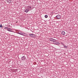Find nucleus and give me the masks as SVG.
Returning <instances> with one entry per match:
<instances>
[{
    "label": "nucleus",
    "mask_w": 78,
    "mask_h": 78,
    "mask_svg": "<svg viewBox=\"0 0 78 78\" xmlns=\"http://www.w3.org/2000/svg\"><path fill=\"white\" fill-rule=\"evenodd\" d=\"M54 44L55 45H59L60 44V43L58 41H55L54 42Z\"/></svg>",
    "instance_id": "1"
},
{
    "label": "nucleus",
    "mask_w": 78,
    "mask_h": 78,
    "mask_svg": "<svg viewBox=\"0 0 78 78\" xmlns=\"http://www.w3.org/2000/svg\"><path fill=\"white\" fill-rule=\"evenodd\" d=\"M49 40L52 42H54L55 41H56V40L54 39L53 38H49Z\"/></svg>",
    "instance_id": "2"
},
{
    "label": "nucleus",
    "mask_w": 78,
    "mask_h": 78,
    "mask_svg": "<svg viewBox=\"0 0 78 78\" xmlns=\"http://www.w3.org/2000/svg\"><path fill=\"white\" fill-rule=\"evenodd\" d=\"M21 59L22 61H24L26 59V57L24 56H23L21 57Z\"/></svg>",
    "instance_id": "3"
},
{
    "label": "nucleus",
    "mask_w": 78,
    "mask_h": 78,
    "mask_svg": "<svg viewBox=\"0 0 78 78\" xmlns=\"http://www.w3.org/2000/svg\"><path fill=\"white\" fill-rule=\"evenodd\" d=\"M7 30L9 31H10V32H13L14 33V31H11V30H12V29H11L10 28H8Z\"/></svg>",
    "instance_id": "4"
},
{
    "label": "nucleus",
    "mask_w": 78,
    "mask_h": 78,
    "mask_svg": "<svg viewBox=\"0 0 78 78\" xmlns=\"http://www.w3.org/2000/svg\"><path fill=\"white\" fill-rule=\"evenodd\" d=\"M56 17L58 19H61V16L59 15H57Z\"/></svg>",
    "instance_id": "5"
},
{
    "label": "nucleus",
    "mask_w": 78,
    "mask_h": 78,
    "mask_svg": "<svg viewBox=\"0 0 78 78\" xmlns=\"http://www.w3.org/2000/svg\"><path fill=\"white\" fill-rule=\"evenodd\" d=\"M61 34L62 35H65V34H66V32H65V31H62V32Z\"/></svg>",
    "instance_id": "6"
},
{
    "label": "nucleus",
    "mask_w": 78,
    "mask_h": 78,
    "mask_svg": "<svg viewBox=\"0 0 78 78\" xmlns=\"http://www.w3.org/2000/svg\"><path fill=\"white\" fill-rule=\"evenodd\" d=\"M27 8L28 9H30V10H31L30 9H31V7L30 5H28L27 6Z\"/></svg>",
    "instance_id": "7"
},
{
    "label": "nucleus",
    "mask_w": 78,
    "mask_h": 78,
    "mask_svg": "<svg viewBox=\"0 0 78 78\" xmlns=\"http://www.w3.org/2000/svg\"><path fill=\"white\" fill-rule=\"evenodd\" d=\"M63 46H64V48L67 49V48H68V46H67L65 45Z\"/></svg>",
    "instance_id": "8"
},
{
    "label": "nucleus",
    "mask_w": 78,
    "mask_h": 78,
    "mask_svg": "<svg viewBox=\"0 0 78 78\" xmlns=\"http://www.w3.org/2000/svg\"><path fill=\"white\" fill-rule=\"evenodd\" d=\"M33 35H34V34H29V36H33Z\"/></svg>",
    "instance_id": "9"
},
{
    "label": "nucleus",
    "mask_w": 78,
    "mask_h": 78,
    "mask_svg": "<svg viewBox=\"0 0 78 78\" xmlns=\"http://www.w3.org/2000/svg\"><path fill=\"white\" fill-rule=\"evenodd\" d=\"M8 2L9 3H12V2L11 0H9L8 1Z\"/></svg>",
    "instance_id": "10"
},
{
    "label": "nucleus",
    "mask_w": 78,
    "mask_h": 78,
    "mask_svg": "<svg viewBox=\"0 0 78 78\" xmlns=\"http://www.w3.org/2000/svg\"><path fill=\"white\" fill-rule=\"evenodd\" d=\"M29 11V10L28 9H26L25 10V12H28Z\"/></svg>",
    "instance_id": "11"
},
{
    "label": "nucleus",
    "mask_w": 78,
    "mask_h": 78,
    "mask_svg": "<svg viewBox=\"0 0 78 78\" xmlns=\"http://www.w3.org/2000/svg\"><path fill=\"white\" fill-rule=\"evenodd\" d=\"M60 44H61V45H63V46H64L65 44L63 42H61Z\"/></svg>",
    "instance_id": "12"
},
{
    "label": "nucleus",
    "mask_w": 78,
    "mask_h": 78,
    "mask_svg": "<svg viewBox=\"0 0 78 78\" xmlns=\"http://www.w3.org/2000/svg\"><path fill=\"white\" fill-rule=\"evenodd\" d=\"M44 17L45 18H47V17H48V16H47V15H45Z\"/></svg>",
    "instance_id": "13"
},
{
    "label": "nucleus",
    "mask_w": 78,
    "mask_h": 78,
    "mask_svg": "<svg viewBox=\"0 0 78 78\" xmlns=\"http://www.w3.org/2000/svg\"><path fill=\"white\" fill-rule=\"evenodd\" d=\"M4 29H8V27H5L4 28Z\"/></svg>",
    "instance_id": "14"
},
{
    "label": "nucleus",
    "mask_w": 78,
    "mask_h": 78,
    "mask_svg": "<svg viewBox=\"0 0 78 78\" xmlns=\"http://www.w3.org/2000/svg\"><path fill=\"white\" fill-rule=\"evenodd\" d=\"M18 34H20V35H22V33H20V32H18Z\"/></svg>",
    "instance_id": "15"
},
{
    "label": "nucleus",
    "mask_w": 78,
    "mask_h": 78,
    "mask_svg": "<svg viewBox=\"0 0 78 78\" xmlns=\"http://www.w3.org/2000/svg\"><path fill=\"white\" fill-rule=\"evenodd\" d=\"M0 28H2V24H1L0 25Z\"/></svg>",
    "instance_id": "16"
},
{
    "label": "nucleus",
    "mask_w": 78,
    "mask_h": 78,
    "mask_svg": "<svg viewBox=\"0 0 78 78\" xmlns=\"http://www.w3.org/2000/svg\"><path fill=\"white\" fill-rule=\"evenodd\" d=\"M68 0H66V2H67Z\"/></svg>",
    "instance_id": "17"
},
{
    "label": "nucleus",
    "mask_w": 78,
    "mask_h": 78,
    "mask_svg": "<svg viewBox=\"0 0 78 78\" xmlns=\"http://www.w3.org/2000/svg\"><path fill=\"white\" fill-rule=\"evenodd\" d=\"M31 37H33V36H31Z\"/></svg>",
    "instance_id": "18"
},
{
    "label": "nucleus",
    "mask_w": 78,
    "mask_h": 78,
    "mask_svg": "<svg viewBox=\"0 0 78 78\" xmlns=\"http://www.w3.org/2000/svg\"><path fill=\"white\" fill-rule=\"evenodd\" d=\"M63 0L64 1H65V0Z\"/></svg>",
    "instance_id": "19"
}]
</instances>
